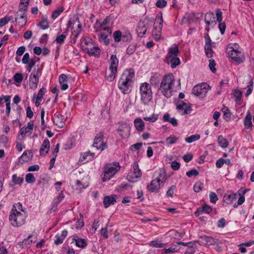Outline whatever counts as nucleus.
<instances>
[{"instance_id":"obj_9","label":"nucleus","mask_w":254,"mask_h":254,"mask_svg":"<svg viewBox=\"0 0 254 254\" xmlns=\"http://www.w3.org/2000/svg\"><path fill=\"white\" fill-rule=\"evenodd\" d=\"M42 69L39 67L34 68L29 77V86L32 89L37 87L39 76L41 75Z\"/></svg>"},{"instance_id":"obj_38","label":"nucleus","mask_w":254,"mask_h":254,"mask_svg":"<svg viewBox=\"0 0 254 254\" xmlns=\"http://www.w3.org/2000/svg\"><path fill=\"white\" fill-rule=\"evenodd\" d=\"M200 137L199 134L191 135L190 136L187 137L185 138V141L188 143H191L195 141L198 140Z\"/></svg>"},{"instance_id":"obj_24","label":"nucleus","mask_w":254,"mask_h":254,"mask_svg":"<svg viewBox=\"0 0 254 254\" xmlns=\"http://www.w3.org/2000/svg\"><path fill=\"white\" fill-rule=\"evenodd\" d=\"M33 157V153L30 151H25L20 156L19 162L21 163L29 161Z\"/></svg>"},{"instance_id":"obj_21","label":"nucleus","mask_w":254,"mask_h":254,"mask_svg":"<svg viewBox=\"0 0 254 254\" xmlns=\"http://www.w3.org/2000/svg\"><path fill=\"white\" fill-rule=\"evenodd\" d=\"M50 144L48 139H44L43 144L40 149V153L41 155L45 156L49 152Z\"/></svg>"},{"instance_id":"obj_32","label":"nucleus","mask_w":254,"mask_h":254,"mask_svg":"<svg viewBox=\"0 0 254 254\" xmlns=\"http://www.w3.org/2000/svg\"><path fill=\"white\" fill-rule=\"evenodd\" d=\"M37 26L43 30L47 29L49 27V23L46 17H43L41 20L37 24Z\"/></svg>"},{"instance_id":"obj_27","label":"nucleus","mask_w":254,"mask_h":254,"mask_svg":"<svg viewBox=\"0 0 254 254\" xmlns=\"http://www.w3.org/2000/svg\"><path fill=\"white\" fill-rule=\"evenodd\" d=\"M237 194L235 193L228 192L224 194V200L227 203H231L234 200L236 199Z\"/></svg>"},{"instance_id":"obj_53","label":"nucleus","mask_w":254,"mask_h":254,"mask_svg":"<svg viewBox=\"0 0 254 254\" xmlns=\"http://www.w3.org/2000/svg\"><path fill=\"white\" fill-rule=\"evenodd\" d=\"M203 184L201 183H196L194 184L193 186L194 191L196 192H199L203 188Z\"/></svg>"},{"instance_id":"obj_22","label":"nucleus","mask_w":254,"mask_h":254,"mask_svg":"<svg viewBox=\"0 0 254 254\" xmlns=\"http://www.w3.org/2000/svg\"><path fill=\"white\" fill-rule=\"evenodd\" d=\"M116 195L105 196L104 197L103 203L105 208H107L116 202Z\"/></svg>"},{"instance_id":"obj_60","label":"nucleus","mask_w":254,"mask_h":254,"mask_svg":"<svg viewBox=\"0 0 254 254\" xmlns=\"http://www.w3.org/2000/svg\"><path fill=\"white\" fill-rule=\"evenodd\" d=\"M215 62L214 60H209V67L210 69L212 72H215L216 71V69L215 68Z\"/></svg>"},{"instance_id":"obj_31","label":"nucleus","mask_w":254,"mask_h":254,"mask_svg":"<svg viewBox=\"0 0 254 254\" xmlns=\"http://www.w3.org/2000/svg\"><path fill=\"white\" fill-rule=\"evenodd\" d=\"M64 196L63 191H61L59 195L56 197V198L53 200V205L51 210H53V211H55L57 205L60 203V202L62 201V200L64 198Z\"/></svg>"},{"instance_id":"obj_7","label":"nucleus","mask_w":254,"mask_h":254,"mask_svg":"<svg viewBox=\"0 0 254 254\" xmlns=\"http://www.w3.org/2000/svg\"><path fill=\"white\" fill-rule=\"evenodd\" d=\"M227 54L233 62L240 64L244 62L245 57L243 54L239 50L234 49L233 48H229Z\"/></svg>"},{"instance_id":"obj_23","label":"nucleus","mask_w":254,"mask_h":254,"mask_svg":"<svg viewBox=\"0 0 254 254\" xmlns=\"http://www.w3.org/2000/svg\"><path fill=\"white\" fill-rule=\"evenodd\" d=\"M119 60L117 59L116 56L112 55L110 59V67L109 70H117V67L118 66Z\"/></svg>"},{"instance_id":"obj_1","label":"nucleus","mask_w":254,"mask_h":254,"mask_svg":"<svg viewBox=\"0 0 254 254\" xmlns=\"http://www.w3.org/2000/svg\"><path fill=\"white\" fill-rule=\"evenodd\" d=\"M134 76L133 69L127 70L122 74L118 82V87L124 94H128L130 92L129 88Z\"/></svg>"},{"instance_id":"obj_18","label":"nucleus","mask_w":254,"mask_h":254,"mask_svg":"<svg viewBox=\"0 0 254 254\" xmlns=\"http://www.w3.org/2000/svg\"><path fill=\"white\" fill-rule=\"evenodd\" d=\"M162 186L160 183L154 179L151 181L149 185L147 186V189L151 192H158Z\"/></svg>"},{"instance_id":"obj_34","label":"nucleus","mask_w":254,"mask_h":254,"mask_svg":"<svg viewBox=\"0 0 254 254\" xmlns=\"http://www.w3.org/2000/svg\"><path fill=\"white\" fill-rule=\"evenodd\" d=\"M67 35V29L63 33L60 35H58L56 39V41L59 44L63 43Z\"/></svg>"},{"instance_id":"obj_41","label":"nucleus","mask_w":254,"mask_h":254,"mask_svg":"<svg viewBox=\"0 0 254 254\" xmlns=\"http://www.w3.org/2000/svg\"><path fill=\"white\" fill-rule=\"evenodd\" d=\"M158 118V115L153 114L149 117H144L143 120L146 121H148L150 123H154L157 120Z\"/></svg>"},{"instance_id":"obj_52","label":"nucleus","mask_w":254,"mask_h":254,"mask_svg":"<svg viewBox=\"0 0 254 254\" xmlns=\"http://www.w3.org/2000/svg\"><path fill=\"white\" fill-rule=\"evenodd\" d=\"M167 1L165 0H158L156 2V6L160 8H163L167 5Z\"/></svg>"},{"instance_id":"obj_14","label":"nucleus","mask_w":254,"mask_h":254,"mask_svg":"<svg viewBox=\"0 0 254 254\" xmlns=\"http://www.w3.org/2000/svg\"><path fill=\"white\" fill-rule=\"evenodd\" d=\"M148 21H140L138 23L136 31L139 37H142L146 33L149 25Z\"/></svg>"},{"instance_id":"obj_57","label":"nucleus","mask_w":254,"mask_h":254,"mask_svg":"<svg viewBox=\"0 0 254 254\" xmlns=\"http://www.w3.org/2000/svg\"><path fill=\"white\" fill-rule=\"evenodd\" d=\"M12 209H16L17 211H19L21 213H23L25 212L24 209H23L22 205L21 203L18 202L16 204H15L13 205Z\"/></svg>"},{"instance_id":"obj_16","label":"nucleus","mask_w":254,"mask_h":254,"mask_svg":"<svg viewBox=\"0 0 254 254\" xmlns=\"http://www.w3.org/2000/svg\"><path fill=\"white\" fill-rule=\"evenodd\" d=\"M177 109L182 115L189 114L191 111L190 106L183 101L177 103Z\"/></svg>"},{"instance_id":"obj_43","label":"nucleus","mask_w":254,"mask_h":254,"mask_svg":"<svg viewBox=\"0 0 254 254\" xmlns=\"http://www.w3.org/2000/svg\"><path fill=\"white\" fill-rule=\"evenodd\" d=\"M110 73L106 72V76L107 79L110 81H112L115 78L117 71L109 70Z\"/></svg>"},{"instance_id":"obj_2","label":"nucleus","mask_w":254,"mask_h":254,"mask_svg":"<svg viewBox=\"0 0 254 254\" xmlns=\"http://www.w3.org/2000/svg\"><path fill=\"white\" fill-rule=\"evenodd\" d=\"M174 81V76L172 73L165 75L162 78L159 90L167 98H170L172 95V86Z\"/></svg>"},{"instance_id":"obj_62","label":"nucleus","mask_w":254,"mask_h":254,"mask_svg":"<svg viewBox=\"0 0 254 254\" xmlns=\"http://www.w3.org/2000/svg\"><path fill=\"white\" fill-rule=\"evenodd\" d=\"M136 50V47L134 45H129L127 49V54L128 55L132 54Z\"/></svg>"},{"instance_id":"obj_44","label":"nucleus","mask_w":254,"mask_h":254,"mask_svg":"<svg viewBox=\"0 0 254 254\" xmlns=\"http://www.w3.org/2000/svg\"><path fill=\"white\" fill-rule=\"evenodd\" d=\"M12 182L16 185H20L23 181V179L20 177H18L16 175L14 174L12 176Z\"/></svg>"},{"instance_id":"obj_47","label":"nucleus","mask_w":254,"mask_h":254,"mask_svg":"<svg viewBox=\"0 0 254 254\" xmlns=\"http://www.w3.org/2000/svg\"><path fill=\"white\" fill-rule=\"evenodd\" d=\"M166 245L165 243H161L158 241H152L151 242L150 246L155 248H162Z\"/></svg>"},{"instance_id":"obj_49","label":"nucleus","mask_w":254,"mask_h":254,"mask_svg":"<svg viewBox=\"0 0 254 254\" xmlns=\"http://www.w3.org/2000/svg\"><path fill=\"white\" fill-rule=\"evenodd\" d=\"M5 102L6 104V114L7 116H9L11 108H10V98H8L7 97V99L5 100Z\"/></svg>"},{"instance_id":"obj_59","label":"nucleus","mask_w":254,"mask_h":254,"mask_svg":"<svg viewBox=\"0 0 254 254\" xmlns=\"http://www.w3.org/2000/svg\"><path fill=\"white\" fill-rule=\"evenodd\" d=\"M178 138L175 136H169L166 138V141L169 144H173L176 142Z\"/></svg>"},{"instance_id":"obj_51","label":"nucleus","mask_w":254,"mask_h":254,"mask_svg":"<svg viewBox=\"0 0 254 254\" xmlns=\"http://www.w3.org/2000/svg\"><path fill=\"white\" fill-rule=\"evenodd\" d=\"M204 19L211 20L212 21H214V25H215L216 24V22L215 20L214 14L212 12H209V13H206Z\"/></svg>"},{"instance_id":"obj_54","label":"nucleus","mask_w":254,"mask_h":254,"mask_svg":"<svg viewBox=\"0 0 254 254\" xmlns=\"http://www.w3.org/2000/svg\"><path fill=\"white\" fill-rule=\"evenodd\" d=\"M209 197L210 202L214 204L216 203V201L218 199L216 194L213 192H210L209 194Z\"/></svg>"},{"instance_id":"obj_48","label":"nucleus","mask_w":254,"mask_h":254,"mask_svg":"<svg viewBox=\"0 0 254 254\" xmlns=\"http://www.w3.org/2000/svg\"><path fill=\"white\" fill-rule=\"evenodd\" d=\"M113 37L116 42H119L121 41L122 33L120 31H116L113 34Z\"/></svg>"},{"instance_id":"obj_13","label":"nucleus","mask_w":254,"mask_h":254,"mask_svg":"<svg viewBox=\"0 0 254 254\" xmlns=\"http://www.w3.org/2000/svg\"><path fill=\"white\" fill-rule=\"evenodd\" d=\"M103 139V133L101 132L98 133L94 139L93 147H95L97 149H101V151L106 149L107 145L106 143L104 142Z\"/></svg>"},{"instance_id":"obj_40","label":"nucleus","mask_w":254,"mask_h":254,"mask_svg":"<svg viewBox=\"0 0 254 254\" xmlns=\"http://www.w3.org/2000/svg\"><path fill=\"white\" fill-rule=\"evenodd\" d=\"M179 249L176 247H171L168 249H163L161 250L162 254H168L170 253H174L178 251Z\"/></svg>"},{"instance_id":"obj_3","label":"nucleus","mask_w":254,"mask_h":254,"mask_svg":"<svg viewBox=\"0 0 254 254\" xmlns=\"http://www.w3.org/2000/svg\"><path fill=\"white\" fill-rule=\"evenodd\" d=\"M26 218L25 212L21 213L15 209H12L9 216L10 223L14 227H20L23 225L25 222Z\"/></svg>"},{"instance_id":"obj_50","label":"nucleus","mask_w":254,"mask_h":254,"mask_svg":"<svg viewBox=\"0 0 254 254\" xmlns=\"http://www.w3.org/2000/svg\"><path fill=\"white\" fill-rule=\"evenodd\" d=\"M249 83H250V84L249 85H248V86H247L248 89H247V92L245 94V96L246 97L250 95L251 94V93L252 92V91L253 89V84H254L253 79L250 80Z\"/></svg>"},{"instance_id":"obj_10","label":"nucleus","mask_w":254,"mask_h":254,"mask_svg":"<svg viewBox=\"0 0 254 254\" xmlns=\"http://www.w3.org/2000/svg\"><path fill=\"white\" fill-rule=\"evenodd\" d=\"M209 89V85L206 83H203L194 86L192 89V92L195 96L203 98L206 96Z\"/></svg>"},{"instance_id":"obj_33","label":"nucleus","mask_w":254,"mask_h":254,"mask_svg":"<svg viewBox=\"0 0 254 254\" xmlns=\"http://www.w3.org/2000/svg\"><path fill=\"white\" fill-rule=\"evenodd\" d=\"M218 143L219 145L223 148H226L229 144V142L227 140L224 138L222 135H219L218 137Z\"/></svg>"},{"instance_id":"obj_19","label":"nucleus","mask_w":254,"mask_h":254,"mask_svg":"<svg viewBox=\"0 0 254 254\" xmlns=\"http://www.w3.org/2000/svg\"><path fill=\"white\" fill-rule=\"evenodd\" d=\"M95 156V153L90 151L81 153L79 161L81 162H87L92 160Z\"/></svg>"},{"instance_id":"obj_11","label":"nucleus","mask_w":254,"mask_h":254,"mask_svg":"<svg viewBox=\"0 0 254 254\" xmlns=\"http://www.w3.org/2000/svg\"><path fill=\"white\" fill-rule=\"evenodd\" d=\"M155 21L157 22L158 21L159 26L158 29H157L156 26H154L153 27V29L152 32V36L154 37V39L156 41L159 40L160 39L161 36V31L163 25V17L162 15H157L156 17Z\"/></svg>"},{"instance_id":"obj_8","label":"nucleus","mask_w":254,"mask_h":254,"mask_svg":"<svg viewBox=\"0 0 254 254\" xmlns=\"http://www.w3.org/2000/svg\"><path fill=\"white\" fill-rule=\"evenodd\" d=\"M27 9L26 8H22V6H19V9L16 12L15 20L21 28L23 27L27 22Z\"/></svg>"},{"instance_id":"obj_36","label":"nucleus","mask_w":254,"mask_h":254,"mask_svg":"<svg viewBox=\"0 0 254 254\" xmlns=\"http://www.w3.org/2000/svg\"><path fill=\"white\" fill-rule=\"evenodd\" d=\"M64 8L63 6L59 7L57 9L54 10L51 15V17L53 19H56L63 12Z\"/></svg>"},{"instance_id":"obj_64","label":"nucleus","mask_w":254,"mask_h":254,"mask_svg":"<svg viewBox=\"0 0 254 254\" xmlns=\"http://www.w3.org/2000/svg\"><path fill=\"white\" fill-rule=\"evenodd\" d=\"M36 63V62L35 60L33 59H31L29 63L28 64L27 66V69L28 71V72H30L31 68L35 65Z\"/></svg>"},{"instance_id":"obj_58","label":"nucleus","mask_w":254,"mask_h":254,"mask_svg":"<svg viewBox=\"0 0 254 254\" xmlns=\"http://www.w3.org/2000/svg\"><path fill=\"white\" fill-rule=\"evenodd\" d=\"M199 174L198 172L195 169L191 170L186 173V175L189 177L192 176H197Z\"/></svg>"},{"instance_id":"obj_5","label":"nucleus","mask_w":254,"mask_h":254,"mask_svg":"<svg viewBox=\"0 0 254 254\" xmlns=\"http://www.w3.org/2000/svg\"><path fill=\"white\" fill-rule=\"evenodd\" d=\"M179 53L178 46L174 45L169 49V52L167 55L165 61L168 64H171V67L173 68L176 67L180 64V60L177 57Z\"/></svg>"},{"instance_id":"obj_6","label":"nucleus","mask_w":254,"mask_h":254,"mask_svg":"<svg viewBox=\"0 0 254 254\" xmlns=\"http://www.w3.org/2000/svg\"><path fill=\"white\" fill-rule=\"evenodd\" d=\"M120 169V166L118 162L108 165L105 170L103 181H106L111 179Z\"/></svg>"},{"instance_id":"obj_45","label":"nucleus","mask_w":254,"mask_h":254,"mask_svg":"<svg viewBox=\"0 0 254 254\" xmlns=\"http://www.w3.org/2000/svg\"><path fill=\"white\" fill-rule=\"evenodd\" d=\"M222 111L223 113L224 119L226 121H229L230 119L231 113L228 109L224 107Z\"/></svg>"},{"instance_id":"obj_29","label":"nucleus","mask_w":254,"mask_h":254,"mask_svg":"<svg viewBox=\"0 0 254 254\" xmlns=\"http://www.w3.org/2000/svg\"><path fill=\"white\" fill-rule=\"evenodd\" d=\"M73 240L75 241L76 246L83 248L87 245V242L84 239H80L77 236H74Z\"/></svg>"},{"instance_id":"obj_37","label":"nucleus","mask_w":254,"mask_h":254,"mask_svg":"<svg viewBox=\"0 0 254 254\" xmlns=\"http://www.w3.org/2000/svg\"><path fill=\"white\" fill-rule=\"evenodd\" d=\"M204 49L205 51V54L208 58H211L212 57V50L211 48V44L208 43H205Z\"/></svg>"},{"instance_id":"obj_25","label":"nucleus","mask_w":254,"mask_h":254,"mask_svg":"<svg viewBox=\"0 0 254 254\" xmlns=\"http://www.w3.org/2000/svg\"><path fill=\"white\" fill-rule=\"evenodd\" d=\"M134 125L136 129L138 131H142L144 129V123L140 118L135 119L134 121Z\"/></svg>"},{"instance_id":"obj_28","label":"nucleus","mask_w":254,"mask_h":254,"mask_svg":"<svg viewBox=\"0 0 254 254\" xmlns=\"http://www.w3.org/2000/svg\"><path fill=\"white\" fill-rule=\"evenodd\" d=\"M87 53L90 56L98 57L100 55V50L98 47H93L92 48H87L86 49Z\"/></svg>"},{"instance_id":"obj_42","label":"nucleus","mask_w":254,"mask_h":254,"mask_svg":"<svg viewBox=\"0 0 254 254\" xmlns=\"http://www.w3.org/2000/svg\"><path fill=\"white\" fill-rule=\"evenodd\" d=\"M99 39L100 42H104L106 45H108L109 44V39L105 33H101Z\"/></svg>"},{"instance_id":"obj_17","label":"nucleus","mask_w":254,"mask_h":254,"mask_svg":"<svg viewBox=\"0 0 254 254\" xmlns=\"http://www.w3.org/2000/svg\"><path fill=\"white\" fill-rule=\"evenodd\" d=\"M212 210V208L210 206L204 203L202 204L201 207L197 209L194 214L196 216H199L202 213L208 214L210 213Z\"/></svg>"},{"instance_id":"obj_63","label":"nucleus","mask_w":254,"mask_h":254,"mask_svg":"<svg viewBox=\"0 0 254 254\" xmlns=\"http://www.w3.org/2000/svg\"><path fill=\"white\" fill-rule=\"evenodd\" d=\"M176 186L175 185L172 186L166 192V195L169 197H172L174 194V190H175Z\"/></svg>"},{"instance_id":"obj_15","label":"nucleus","mask_w":254,"mask_h":254,"mask_svg":"<svg viewBox=\"0 0 254 254\" xmlns=\"http://www.w3.org/2000/svg\"><path fill=\"white\" fill-rule=\"evenodd\" d=\"M130 126L126 123H122L118 127L120 134L124 138L128 137L130 135Z\"/></svg>"},{"instance_id":"obj_55","label":"nucleus","mask_w":254,"mask_h":254,"mask_svg":"<svg viewBox=\"0 0 254 254\" xmlns=\"http://www.w3.org/2000/svg\"><path fill=\"white\" fill-rule=\"evenodd\" d=\"M13 79L17 83H20L22 81L23 76L22 74L20 73H16L14 75Z\"/></svg>"},{"instance_id":"obj_4","label":"nucleus","mask_w":254,"mask_h":254,"mask_svg":"<svg viewBox=\"0 0 254 254\" xmlns=\"http://www.w3.org/2000/svg\"><path fill=\"white\" fill-rule=\"evenodd\" d=\"M140 100L144 105H147L152 100V92L151 85L144 82L140 86Z\"/></svg>"},{"instance_id":"obj_30","label":"nucleus","mask_w":254,"mask_h":254,"mask_svg":"<svg viewBox=\"0 0 254 254\" xmlns=\"http://www.w3.org/2000/svg\"><path fill=\"white\" fill-rule=\"evenodd\" d=\"M201 243L204 245H211L216 243L215 240L211 237L204 236L201 237Z\"/></svg>"},{"instance_id":"obj_35","label":"nucleus","mask_w":254,"mask_h":254,"mask_svg":"<svg viewBox=\"0 0 254 254\" xmlns=\"http://www.w3.org/2000/svg\"><path fill=\"white\" fill-rule=\"evenodd\" d=\"M156 180L163 186L166 180V174L164 172H161Z\"/></svg>"},{"instance_id":"obj_20","label":"nucleus","mask_w":254,"mask_h":254,"mask_svg":"<svg viewBox=\"0 0 254 254\" xmlns=\"http://www.w3.org/2000/svg\"><path fill=\"white\" fill-rule=\"evenodd\" d=\"M54 124L59 127L62 128L64 125L65 119L64 117L61 114H55L53 119Z\"/></svg>"},{"instance_id":"obj_56","label":"nucleus","mask_w":254,"mask_h":254,"mask_svg":"<svg viewBox=\"0 0 254 254\" xmlns=\"http://www.w3.org/2000/svg\"><path fill=\"white\" fill-rule=\"evenodd\" d=\"M233 95H234V97L235 98L236 101H240L241 99L242 92L239 90H236L234 91Z\"/></svg>"},{"instance_id":"obj_61","label":"nucleus","mask_w":254,"mask_h":254,"mask_svg":"<svg viewBox=\"0 0 254 254\" xmlns=\"http://www.w3.org/2000/svg\"><path fill=\"white\" fill-rule=\"evenodd\" d=\"M32 131L31 130H29L27 129V127H22L20 129V134L22 136V138L24 137L25 134L28 132L30 133H32Z\"/></svg>"},{"instance_id":"obj_12","label":"nucleus","mask_w":254,"mask_h":254,"mask_svg":"<svg viewBox=\"0 0 254 254\" xmlns=\"http://www.w3.org/2000/svg\"><path fill=\"white\" fill-rule=\"evenodd\" d=\"M133 172L129 173L127 176V179L129 182H134L136 181V179H138L141 176V170L138 167L137 162H134L133 164Z\"/></svg>"},{"instance_id":"obj_26","label":"nucleus","mask_w":254,"mask_h":254,"mask_svg":"<svg viewBox=\"0 0 254 254\" xmlns=\"http://www.w3.org/2000/svg\"><path fill=\"white\" fill-rule=\"evenodd\" d=\"M252 116L250 113H248L244 120V126L246 129L251 131L252 130Z\"/></svg>"},{"instance_id":"obj_46","label":"nucleus","mask_w":254,"mask_h":254,"mask_svg":"<svg viewBox=\"0 0 254 254\" xmlns=\"http://www.w3.org/2000/svg\"><path fill=\"white\" fill-rule=\"evenodd\" d=\"M25 180L28 183H33L35 182L36 179L32 174L28 173L25 176Z\"/></svg>"},{"instance_id":"obj_39","label":"nucleus","mask_w":254,"mask_h":254,"mask_svg":"<svg viewBox=\"0 0 254 254\" xmlns=\"http://www.w3.org/2000/svg\"><path fill=\"white\" fill-rule=\"evenodd\" d=\"M161 79V75L158 74H155L151 76L150 82L152 84L157 85L159 84Z\"/></svg>"}]
</instances>
